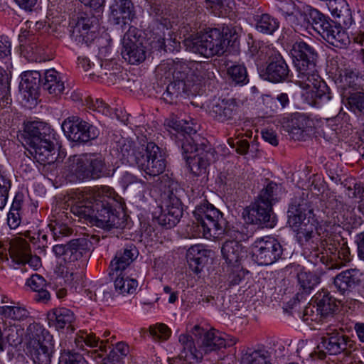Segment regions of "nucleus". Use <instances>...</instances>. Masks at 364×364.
<instances>
[{"instance_id":"36","label":"nucleus","mask_w":364,"mask_h":364,"mask_svg":"<svg viewBox=\"0 0 364 364\" xmlns=\"http://www.w3.org/2000/svg\"><path fill=\"white\" fill-rule=\"evenodd\" d=\"M92 247V242L86 237H79L68 242L67 259L73 262L80 259L87 253Z\"/></svg>"},{"instance_id":"45","label":"nucleus","mask_w":364,"mask_h":364,"mask_svg":"<svg viewBox=\"0 0 364 364\" xmlns=\"http://www.w3.org/2000/svg\"><path fill=\"white\" fill-rule=\"evenodd\" d=\"M279 190V187L276 183L269 181L262 189L256 200H262L266 205H269L272 208L273 205L278 201Z\"/></svg>"},{"instance_id":"14","label":"nucleus","mask_w":364,"mask_h":364,"mask_svg":"<svg viewBox=\"0 0 364 364\" xmlns=\"http://www.w3.org/2000/svg\"><path fill=\"white\" fill-rule=\"evenodd\" d=\"M247 224L255 225L259 228H273L277 223L276 215L270 205L262 200H257L246 207L242 213Z\"/></svg>"},{"instance_id":"15","label":"nucleus","mask_w":364,"mask_h":364,"mask_svg":"<svg viewBox=\"0 0 364 364\" xmlns=\"http://www.w3.org/2000/svg\"><path fill=\"white\" fill-rule=\"evenodd\" d=\"M353 346V341L343 333L337 330L329 329L323 334L321 342L318 346L319 349L317 353L318 358L323 360L326 354L338 355L342 352L347 351ZM316 353V351H314Z\"/></svg>"},{"instance_id":"56","label":"nucleus","mask_w":364,"mask_h":364,"mask_svg":"<svg viewBox=\"0 0 364 364\" xmlns=\"http://www.w3.org/2000/svg\"><path fill=\"white\" fill-rule=\"evenodd\" d=\"M364 75L358 69H346L343 76L344 82L349 87H355L360 78H363Z\"/></svg>"},{"instance_id":"13","label":"nucleus","mask_w":364,"mask_h":364,"mask_svg":"<svg viewBox=\"0 0 364 364\" xmlns=\"http://www.w3.org/2000/svg\"><path fill=\"white\" fill-rule=\"evenodd\" d=\"M61 127L68 139L74 142L86 143L96 139L99 135L97 127L77 116L66 118Z\"/></svg>"},{"instance_id":"50","label":"nucleus","mask_w":364,"mask_h":364,"mask_svg":"<svg viewBox=\"0 0 364 364\" xmlns=\"http://www.w3.org/2000/svg\"><path fill=\"white\" fill-rule=\"evenodd\" d=\"M168 38H159L156 41L158 49L164 52L178 51L180 43L176 40V36H173L168 32Z\"/></svg>"},{"instance_id":"3","label":"nucleus","mask_w":364,"mask_h":364,"mask_svg":"<svg viewBox=\"0 0 364 364\" xmlns=\"http://www.w3.org/2000/svg\"><path fill=\"white\" fill-rule=\"evenodd\" d=\"M116 201L106 196H101L94 188L84 190L79 193L77 200L70 207V212L92 226L109 230L124 228L125 214L117 210Z\"/></svg>"},{"instance_id":"53","label":"nucleus","mask_w":364,"mask_h":364,"mask_svg":"<svg viewBox=\"0 0 364 364\" xmlns=\"http://www.w3.org/2000/svg\"><path fill=\"white\" fill-rule=\"evenodd\" d=\"M9 82L6 77H4L0 69V107H4L11 104Z\"/></svg>"},{"instance_id":"59","label":"nucleus","mask_w":364,"mask_h":364,"mask_svg":"<svg viewBox=\"0 0 364 364\" xmlns=\"http://www.w3.org/2000/svg\"><path fill=\"white\" fill-rule=\"evenodd\" d=\"M6 336V342L11 346H17L21 343V338H20L18 330L15 328H9L7 331Z\"/></svg>"},{"instance_id":"61","label":"nucleus","mask_w":364,"mask_h":364,"mask_svg":"<svg viewBox=\"0 0 364 364\" xmlns=\"http://www.w3.org/2000/svg\"><path fill=\"white\" fill-rule=\"evenodd\" d=\"M90 107L105 115L109 114L110 108L109 105L100 99H96L95 102H92Z\"/></svg>"},{"instance_id":"44","label":"nucleus","mask_w":364,"mask_h":364,"mask_svg":"<svg viewBox=\"0 0 364 364\" xmlns=\"http://www.w3.org/2000/svg\"><path fill=\"white\" fill-rule=\"evenodd\" d=\"M0 316L14 321H24L30 316L29 311L20 306H0Z\"/></svg>"},{"instance_id":"54","label":"nucleus","mask_w":364,"mask_h":364,"mask_svg":"<svg viewBox=\"0 0 364 364\" xmlns=\"http://www.w3.org/2000/svg\"><path fill=\"white\" fill-rule=\"evenodd\" d=\"M149 333L154 339L167 340L171 336V329L164 323H157L149 327Z\"/></svg>"},{"instance_id":"51","label":"nucleus","mask_w":364,"mask_h":364,"mask_svg":"<svg viewBox=\"0 0 364 364\" xmlns=\"http://www.w3.org/2000/svg\"><path fill=\"white\" fill-rule=\"evenodd\" d=\"M58 364H87L83 356L71 350H64L60 353Z\"/></svg>"},{"instance_id":"25","label":"nucleus","mask_w":364,"mask_h":364,"mask_svg":"<svg viewBox=\"0 0 364 364\" xmlns=\"http://www.w3.org/2000/svg\"><path fill=\"white\" fill-rule=\"evenodd\" d=\"M139 251L132 243L127 244L122 249L119 250L111 261L109 268L111 274L116 272L117 274L128 267L138 257Z\"/></svg>"},{"instance_id":"32","label":"nucleus","mask_w":364,"mask_h":364,"mask_svg":"<svg viewBox=\"0 0 364 364\" xmlns=\"http://www.w3.org/2000/svg\"><path fill=\"white\" fill-rule=\"evenodd\" d=\"M64 89V82L58 72L55 69L46 70L44 72L41 82V90L47 92L53 97H55L61 95Z\"/></svg>"},{"instance_id":"57","label":"nucleus","mask_w":364,"mask_h":364,"mask_svg":"<svg viewBox=\"0 0 364 364\" xmlns=\"http://www.w3.org/2000/svg\"><path fill=\"white\" fill-rule=\"evenodd\" d=\"M166 125L173 129L176 130L178 135L180 133L186 134L189 131H191V127L188 126V123L186 122H183V120H178L175 117H171L166 121Z\"/></svg>"},{"instance_id":"30","label":"nucleus","mask_w":364,"mask_h":364,"mask_svg":"<svg viewBox=\"0 0 364 364\" xmlns=\"http://www.w3.org/2000/svg\"><path fill=\"white\" fill-rule=\"evenodd\" d=\"M210 251L202 245L191 246L186 252V260L189 268L196 274L200 273L208 262Z\"/></svg>"},{"instance_id":"38","label":"nucleus","mask_w":364,"mask_h":364,"mask_svg":"<svg viewBox=\"0 0 364 364\" xmlns=\"http://www.w3.org/2000/svg\"><path fill=\"white\" fill-rule=\"evenodd\" d=\"M194 92L195 90H190L184 85V83L173 80L166 87V90L162 95V99L166 103L173 104L176 102L178 97L182 96V95H193Z\"/></svg>"},{"instance_id":"19","label":"nucleus","mask_w":364,"mask_h":364,"mask_svg":"<svg viewBox=\"0 0 364 364\" xmlns=\"http://www.w3.org/2000/svg\"><path fill=\"white\" fill-rule=\"evenodd\" d=\"M109 21L122 28L136 18L135 6L132 0H112L109 6Z\"/></svg>"},{"instance_id":"7","label":"nucleus","mask_w":364,"mask_h":364,"mask_svg":"<svg viewBox=\"0 0 364 364\" xmlns=\"http://www.w3.org/2000/svg\"><path fill=\"white\" fill-rule=\"evenodd\" d=\"M193 213L197 226L202 228L205 237L222 235L237 237L240 235L239 231L229 225L223 213L208 201L197 205Z\"/></svg>"},{"instance_id":"29","label":"nucleus","mask_w":364,"mask_h":364,"mask_svg":"<svg viewBox=\"0 0 364 364\" xmlns=\"http://www.w3.org/2000/svg\"><path fill=\"white\" fill-rule=\"evenodd\" d=\"M240 235L230 237L232 240H226L221 248V252L225 262L231 266L239 268L238 264L242 258V246L239 240L243 237L242 234L239 232Z\"/></svg>"},{"instance_id":"24","label":"nucleus","mask_w":364,"mask_h":364,"mask_svg":"<svg viewBox=\"0 0 364 364\" xmlns=\"http://www.w3.org/2000/svg\"><path fill=\"white\" fill-rule=\"evenodd\" d=\"M44 138L43 141L55 139V132L47 124L43 122L33 121L28 122L24 128L21 137L26 144H35L37 136Z\"/></svg>"},{"instance_id":"20","label":"nucleus","mask_w":364,"mask_h":364,"mask_svg":"<svg viewBox=\"0 0 364 364\" xmlns=\"http://www.w3.org/2000/svg\"><path fill=\"white\" fill-rule=\"evenodd\" d=\"M191 333L195 336L198 348L200 349V352H203V355L220 350L222 348V345H224L223 338L213 329L208 331L196 325L192 328Z\"/></svg>"},{"instance_id":"52","label":"nucleus","mask_w":364,"mask_h":364,"mask_svg":"<svg viewBox=\"0 0 364 364\" xmlns=\"http://www.w3.org/2000/svg\"><path fill=\"white\" fill-rule=\"evenodd\" d=\"M11 187V180L0 171V210L6 205Z\"/></svg>"},{"instance_id":"47","label":"nucleus","mask_w":364,"mask_h":364,"mask_svg":"<svg viewBox=\"0 0 364 364\" xmlns=\"http://www.w3.org/2000/svg\"><path fill=\"white\" fill-rule=\"evenodd\" d=\"M227 74L230 80L235 85H244L248 83L247 71L243 65H233L228 68Z\"/></svg>"},{"instance_id":"41","label":"nucleus","mask_w":364,"mask_h":364,"mask_svg":"<svg viewBox=\"0 0 364 364\" xmlns=\"http://www.w3.org/2000/svg\"><path fill=\"white\" fill-rule=\"evenodd\" d=\"M297 279L302 294H309L314 288L319 284L320 278L311 272L300 271L297 274Z\"/></svg>"},{"instance_id":"8","label":"nucleus","mask_w":364,"mask_h":364,"mask_svg":"<svg viewBox=\"0 0 364 364\" xmlns=\"http://www.w3.org/2000/svg\"><path fill=\"white\" fill-rule=\"evenodd\" d=\"M288 223L297 232L298 237L306 241L314 237V210L307 200L295 196L287 211Z\"/></svg>"},{"instance_id":"49","label":"nucleus","mask_w":364,"mask_h":364,"mask_svg":"<svg viewBox=\"0 0 364 364\" xmlns=\"http://www.w3.org/2000/svg\"><path fill=\"white\" fill-rule=\"evenodd\" d=\"M350 109L357 115H364V90L351 94L348 99Z\"/></svg>"},{"instance_id":"58","label":"nucleus","mask_w":364,"mask_h":364,"mask_svg":"<svg viewBox=\"0 0 364 364\" xmlns=\"http://www.w3.org/2000/svg\"><path fill=\"white\" fill-rule=\"evenodd\" d=\"M27 284L33 291L43 290L46 286L45 279L39 274H33L27 281Z\"/></svg>"},{"instance_id":"6","label":"nucleus","mask_w":364,"mask_h":364,"mask_svg":"<svg viewBox=\"0 0 364 364\" xmlns=\"http://www.w3.org/2000/svg\"><path fill=\"white\" fill-rule=\"evenodd\" d=\"M66 177L71 182L96 180L114 173L100 153L70 156L65 162Z\"/></svg>"},{"instance_id":"16","label":"nucleus","mask_w":364,"mask_h":364,"mask_svg":"<svg viewBox=\"0 0 364 364\" xmlns=\"http://www.w3.org/2000/svg\"><path fill=\"white\" fill-rule=\"evenodd\" d=\"M283 254L281 243L274 237L257 240L252 248V257L259 265H269L278 261Z\"/></svg>"},{"instance_id":"40","label":"nucleus","mask_w":364,"mask_h":364,"mask_svg":"<svg viewBox=\"0 0 364 364\" xmlns=\"http://www.w3.org/2000/svg\"><path fill=\"white\" fill-rule=\"evenodd\" d=\"M129 352L128 345L123 342H119L110 350L107 356L103 359V363L104 364H124V359Z\"/></svg>"},{"instance_id":"37","label":"nucleus","mask_w":364,"mask_h":364,"mask_svg":"<svg viewBox=\"0 0 364 364\" xmlns=\"http://www.w3.org/2000/svg\"><path fill=\"white\" fill-rule=\"evenodd\" d=\"M254 19L257 31L264 34L272 35L279 27V20L267 13L256 14Z\"/></svg>"},{"instance_id":"31","label":"nucleus","mask_w":364,"mask_h":364,"mask_svg":"<svg viewBox=\"0 0 364 364\" xmlns=\"http://www.w3.org/2000/svg\"><path fill=\"white\" fill-rule=\"evenodd\" d=\"M360 282L358 271L350 269L336 275L334 278L333 284L341 294L345 295L352 291L359 285Z\"/></svg>"},{"instance_id":"11","label":"nucleus","mask_w":364,"mask_h":364,"mask_svg":"<svg viewBox=\"0 0 364 364\" xmlns=\"http://www.w3.org/2000/svg\"><path fill=\"white\" fill-rule=\"evenodd\" d=\"M321 245L326 252V256H322L321 261L328 269H339L350 261V249L340 235H330L321 240Z\"/></svg>"},{"instance_id":"4","label":"nucleus","mask_w":364,"mask_h":364,"mask_svg":"<svg viewBox=\"0 0 364 364\" xmlns=\"http://www.w3.org/2000/svg\"><path fill=\"white\" fill-rule=\"evenodd\" d=\"M117 149L122 164L136 165L146 174L159 176L166 168V159L154 142H148L146 146L137 145L132 140L122 138L117 142Z\"/></svg>"},{"instance_id":"22","label":"nucleus","mask_w":364,"mask_h":364,"mask_svg":"<svg viewBox=\"0 0 364 364\" xmlns=\"http://www.w3.org/2000/svg\"><path fill=\"white\" fill-rule=\"evenodd\" d=\"M196 65V61H187L179 58L173 60L171 63L173 79L184 83L190 90H195L194 73Z\"/></svg>"},{"instance_id":"27","label":"nucleus","mask_w":364,"mask_h":364,"mask_svg":"<svg viewBox=\"0 0 364 364\" xmlns=\"http://www.w3.org/2000/svg\"><path fill=\"white\" fill-rule=\"evenodd\" d=\"M28 151L40 164H53L57 159L56 138L36 144V146L29 147Z\"/></svg>"},{"instance_id":"33","label":"nucleus","mask_w":364,"mask_h":364,"mask_svg":"<svg viewBox=\"0 0 364 364\" xmlns=\"http://www.w3.org/2000/svg\"><path fill=\"white\" fill-rule=\"evenodd\" d=\"M315 303L316 311L321 318L332 316L338 309L337 300L327 291H322L316 294Z\"/></svg>"},{"instance_id":"39","label":"nucleus","mask_w":364,"mask_h":364,"mask_svg":"<svg viewBox=\"0 0 364 364\" xmlns=\"http://www.w3.org/2000/svg\"><path fill=\"white\" fill-rule=\"evenodd\" d=\"M20 86L28 92L32 93L41 89L43 77L38 71H26L21 74Z\"/></svg>"},{"instance_id":"42","label":"nucleus","mask_w":364,"mask_h":364,"mask_svg":"<svg viewBox=\"0 0 364 364\" xmlns=\"http://www.w3.org/2000/svg\"><path fill=\"white\" fill-rule=\"evenodd\" d=\"M114 291L118 294L125 295L126 294H132L136 292L138 282L134 279H130L128 277H124L119 274L114 282Z\"/></svg>"},{"instance_id":"46","label":"nucleus","mask_w":364,"mask_h":364,"mask_svg":"<svg viewBox=\"0 0 364 364\" xmlns=\"http://www.w3.org/2000/svg\"><path fill=\"white\" fill-rule=\"evenodd\" d=\"M214 70V66L210 63L197 62L194 73V86L198 82L213 80L215 77Z\"/></svg>"},{"instance_id":"5","label":"nucleus","mask_w":364,"mask_h":364,"mask_svg":"<svg viewBox=\"0 0 364 364\" xmlns=\"http://www.w3.org/2000/svg\"><path fill=\"white\" fill-rule=\"evenodd\" d=\"M238 35L235 29L226 28L220 31L218 28H211L205 33L196 36H190L183 41L186 50L199 54L205 58L220 55L225 48L234 46L237 41Z\"/></svg>"},{"instance_id":"64","label":"nucleus","mask_w":364,"mask_h":364,"mask_svg":"<svg viewBox=\"0 0 364 364\" xmlns=\"http://www.w3.org/2000/svg\"><path fill=\"white\" fill-rule=\"evenodd\" d=\"M245 274L242 270H235L229 274L228 282L230 286L239 284L244 279Z\"/></svg>"},{"instance_id":"43","label":"nucleus","mask_w":364,"mask_h":364,"mask_svg":"<svg viewBox=\"0 0 364 364\" xmlns=\"http://www.w3.org/2000/svg\"><path fill=\"white\" fill-rule=\"evenodd\" d=\"M205 1L209 4L212 13L219 17L228 16L235 7L234 0H205Z\"/></svg>"},{"instance_id":"12","label":"nucleus","mask_w":364,"mask_h":364,"mask_svg":"<svg viewBox=\"0 0 364 364\" xmlns=\"http://www.w3.org/2000/svg\"><path fill=\"white\" fill-rule=\"evenodd\" d=\"M141 31L134 26H129L122 38L121 55L125 61L137 65L146 59V48L143 44Z\"/></svg>"},{"instance_id":"2","label":"nucleus","mask_w":364,"mask_h":364,"mask_svg":"<svg viewBox=\"0 0 364 364\" xmlns=\"http://www.w3.org/2000/svg\"><path fill=\"white\" fill-rule=\"evenodd\" d=\"M279 11L295 29H314L334 47L346 48L350 43L347 33L341 26L309 5L296 6L291 0H279Z\"/></svg>"},{"instance_id":"35","label":"nucleus","mask_w":364,"mask_h":364,"mask_svg":"<svg viewBox=\"0 0 364 364\" xmlns=\"http://www.w3.org/2000/svg\"><path fill=\"white\" fill-rule=\"evenodd\" d=\"M313 125V121L306 115L296 113L288 122L287 131L294 139L299 140L304 136V132Z\"/></svg>"},{"instance_id":"1","label":"nucleus","mask_w":364,"mask_h":364,"mask_svg":"<svg viewBox=\"0 0 364 364\" xmlns=\"http://www.w3.org/2000/svg\"><path fill=\"white\" fill-rule=\"evenodd\" d=\"M291 53L299 77L305 81L306 87L309 89L304 95L305 101L312 107L327 111L339 110L338 100L333 99L330 88L318 74V53L316 48L299 41L293 44Z\"/></svg>"},{"instance_id":"62","label":"nucleus","mask_w":364,"mask_h":364,"mask_svg":"<svg viewBox=\"0 0 364 364\" xmlns=\"http://www.w3.org/2000/svg\"><path fill=\"white\" fill-rule=\"evenodd\" d=\"M86 4L88 5L90 9H93L96 14H94L95 16L98 18L100 16V14L102 13L104 5L105 0H85Z\"/></svg>"},{"instance_id":"63","label":"nucleus","mask_w":364,"mask_h":364,"mask_svg":"<svg viewBox=\"0 0 364 364\" xmlns=\"http://www.w3.org/2000/svg\"><path fill=\"white\" fill-rule=\"evenodd\" d=\"M263 139L273 146L278 145V139L276 133L272 129H264L262 131Z\"/></svg>"},{"instance_id":"9","label":"nucleus","mask_w":364,"mask_h":364,"mask_svg":"<svg viewBox=\"0 0 364 364\" xmlns=\"http://www.w3.org/2000/svg\"><path fill=\"white\" fill-rule=\"evenodd\" d=\"M181 191L176 183H172L169 185L164 193V208H161L158 215L156 213H154V221L166 229L175 227L183 216V208L179 198Z\"/></svg>"},{"instance_id":"55","label":"nucleus","mask_w":364,"mask_h":364,"mask_svg":"<svg viewBox=\"0 0 364 364\" xmlns=\"http://www.w3.org/2000/svg\"><path fill=\"white\" fill-rule=\"evenodd\" d=\"M94 295L97 296L98 301H107L113 299L114 293L110 284H103L94 289Z\"/></svg>"},{"instance_id":"17","label":"nucleus","mask_w":364,"mask_h":364,"mask_svg":"<svg viewBox=\"0 0 364 364\" xmlns=\"http://www.w3.org/2000/svg\"><path fill=\"white\" fill-rule=\"evenodd\" d=\"M100 22L97 16L85 14L77 21L71 31L70 37L77 44L88 46L97 37Z\"/></svg>"},{"instance_id":"28","label":"nucleus","mask_w":364,"mask_h":364,"mask_svg":"<svg viewBox=\"0 0 364 364\" xmlns=\"http://www.w3.org/2000/svg\"><path fill=\"white\" fill-rule=\"evenodd\" d=\"M48 324L60 331L66 328L68 331L73 333L75 330L73 322L75 320L72 311L66 308H58L53 309L48 315Z\"/></svg>"},{"instance_id":"60","label":"nucleus","mask_w":364,"mask_h":364,"mask_svg":"<svg viewBox=\"0 0 364 364\" xmlns=\"http://www.w3.org/2000/svg\"><path fill=\"white\" fill-rule=\"evenodd\" d=\"M7 222L12 229L16 228L21 223L20 213L18 210H10L8 213Z\"/></svg>"},{"instance_id":"48","label":"nucleus","mask_w":364,"mask_h":364,"mask_svg":"<svg viewBox=\"0 0 364 364\" xmlns=\"http://www.w3.org/2000/svg\"><path fill=\"white\" fill-rule=\"evenodd\" d=\"M267 353L262 350L247 352L242 358L241 364H272L267 359Z\"/></svg>"},{"instance_id":"18","label":"nucleus","mask_w":364,"mask_h":364,"mask_svg":"<svg viewBox=\"0 0 364 364\" xmlns=\"http://www.w3.org/2000/svg\"><path fill=\"white\" fill-rule=\"evenodd\" d=\"M29 353L34 364H50L54 353L53 336L43 331L32 338L29 342Z\"/></svg>"},{"instance_id":"34","label":"nucleus","mask_w":364,"mask_h":364,"mask_svg":"<svg viewBox=\"0 0 364 364\" xmlns=\"http://www.w3.org/2000/svg\"><path fill=\"white\" fill-rule=\"evenodd\" d=\"M178 341L181 346V351L179 354L180 358L186 361L194 360L199 363L203 360V352H200L199 348H196V344L191 336L188 334H181L179 336Z\"/></svg>"},{"instance_id":"26","label":"nucleus","mask_w":364,"mask_h":364,"mask_svg":"<svg viewBox=\"0 0 364 364\" xmlns=\"http://www.w3.org/2000/svg\"><path fill=\"white\" fill-rule=\"evenodd\" d=\"M213 158L214 151L211 147L203 148L202 151L193 156H184L191 172L196 176H201L207 173L208 168Z\"/></svg>"},{"instance_id":"21","label":"nucleus","mask_w":364,"mask_h":364,"mask_svg":"<svg viewBox=\"0 0 364 364\" xmlns=\"http://www.w3.org/2000/svg\"><path fill=\"white\" fill-rule=\"evenodd\" d=\"M238 105L235 99H223L212 101L207 106L210 117L218 122H225L237 114Z\"/></svg>"},{"instance_id":"10","label":"nucleus","mask_w":364,"mask_h":364,"mask_svg":"<svg viewBox=\"0 0 364 364\" xmlns=\"http://www.w3.org/2000/svg\"><path fill=\"white\" fill-rule=\"evenodd\" d=\"M261 53L267 55L266 67L260 70V77L272 83H282L288 81L292 73L282 54L274 48L263 46L259 48Z\"/></svg>"},{"instance_id":"23","label":"nucleus","mask_w":364,"mask_h":364,"mask_svg":"<svg viewBox=\"0 0 364 364\" xmlns=\"http://www.w3.org/2000/svg\"><path fill=\"white\" fill-rule=\"evenodd\" d=\"M177 143L178 146L181 147L182 153L184 156H188V154H192L195 152L200 153L203 151V148L208 149L211 147L208 141L201 139L199 135L196 134V131L191 129V131L185 133H180L176 135Z\"/></svg>"}]
</instances>
